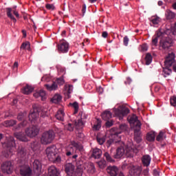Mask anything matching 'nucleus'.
Wrapping results in <instances>:
<instances>
[{"label": "nucleus", "instance_id": "obj_1", "mask_svg": "<svg viewBox=\"0 0 176 176\" xmlns=\"http://www.w3.org/2000/svg\"><path fill=\"white\" fill-rule=\"evenodd\" d=\"M45 153L50 162L59 164L61 163V157L58 155V148L55 145L47 147L45 150Z\"/></svg>", "mask_w": 176, "mask_h": 176}, {"label": "nucleus", "instance_id": "obj_2", "mask_svg": "<svg viewBox=\"0 0 176 176\" xmlns=\"http://www.w3.org/2000/svg\"><path fill=\"white\" fill-rule=\"evenodd\" d=\"M3 146H6V151H4L3 155L5 157H9L13 155V151L16 149V142H14V138L10 136L7 138V141L4 143Z\"/></svg>", "mask_w": 176, "mask_h": 176}, {"label": "nucleus", "instance_id": "obj_3", "mask_svg": "<svg viewBox=\"0 0 176 176\" xmlns=\"http://www.w3.org/2000/svg\"><path fill=\"white\" fill-rule=\"evenodd\" d=\"M175 63V54L174 53L168 54L164 61L165 68L163 69L165 78L171 74L172 70L170 69V67Z\"/></svg>", "mask_w": 176, "mask_h": 176}, {"label": "nucleus", "instance_id": "obj_4", "mask_svg": "<svg viewBox=\"0 0 176 176\" xmlns=\"http://www.w3.org/2000/svg\"><path fill=\"white\" fill-rule=\"evenodd\" d=\"M65 170L68 176H82L83 174L82 166H78L75 170V166L72 163L65 164Z\"/></svg>", "mask_w": 176, "mask_h": 176}, {"label": "nucleus", "instance_id": "obj_5", "mask_svg": "<svg viewBox=\"0 0 176 176\" xmlns=\"http://www.w3.org/2000/svg\"><path fill=\"white\" fill-rule=\"evenodd\" d=\"M127 120L128 122L130 123V124H134L135 126V129H134V133H135V135L136 137H140V134L141 131V122H140V120H138V117L135 115L133 114L132 116H129L127 118Z\"/></svg>", "mask_w": 176, "mask_h": 176}, {"label": "nucleus", "instance_id": "obj_6", "mask_svg": "<svg viewBox=\"0 0 176 176\" xmlns=\"http://www.w3.org/2000/svg\"><path fill=\"white\" fill-rule=\"evenodd\" d=\"M128 129L127 124H122L119 126V131H117L112 135V138L107 141V144L109 145H112V144H118V142H120V136L119 134L123 133V131H126Z\"/></svg>", "mask_w": 176, "mask_h": 176}, {"label": "nucleus", "instance_id": "obj_7", "mask_svg": "<svg viewBox=\"0 0 176 176\" xmlns=\"http://www.w3.org/2000/svg\"><path fill=\"white\" fill-rule=\"evenodd\" d=\"M56 137V134L53 130H49L44 132L41 138V142L43 145H49V144H52L53 140Z\"/></svg>", "mask_w": 176, "mask_h": 176}, {"label": "nucleus", "instance_id": "obj_8", "mask_svg": "<svg viewBox=\"0 0 176 176\" xmlns=\"http://www.w3.org/2000/svg\"><path fill=\"white\" fill-rule=\"evenodd\" d=\"M113 113L116 118L122 120L124 116H127L130 113V109L125 106H119L118 108L113 109Z\"/></svg>", "mask_w": 176, "mask_h": 176}, {"label": "nucleus", "instance_id": "obj_9", "mask_svg": "<svg viewBox=\"0 0 176 176\" xmlns=\"http://www.w3.org/2000/svg\"><path fill=\"white\" fill-rule=\"evenodd\" d=\"M125 155L126 157H134V155L138 150L134 146V144L132 142H129L128 144H126L125 147Z\"/></svg>", "mask_w": 176, "mask_h": 176}, {"label": "nucleus", "instance_id": "obj_10", "mask_svg": "<svg viewBox=\"0 0 176 176\" xmlns=\"http://www.w3.org/2000/svg\"><path fill=\"white\" fill-rule=\"evenodd\" d=\"M74 148H76L77 151H83V146H82V144H78L75 141H72L66 148L67 156H71V155H74Z\"/></svg>", "mask_w": 176, "mask_h": 176}, {"label": "nucleus", "instance_id": "obj_11", "mask_svg": "<svg viewBox=\"0 0 176 176\" xmlns=\"http://www.w3.org/2000/svg\"><path fill=\"white\" fill-rule=\"evenodd\" d=\"M16 6L12 8H6V13L7 16L10 20L13 21V23H16L17 20L16 18H14V16L16 17V19H20V14H19V12L17 10H16ZM13 13V14H12ZM14 14V16H13Z\"/></svg>", "mask_w": 176, "mask_h": 176}, {"label": "nucleus", "instance_id": "obj_12", "mask_svg": "<svg viewBox=\"0 0 176 176\" xmlns=\"http://www.w3.org/2000/svg\"><path fill=\"white\" fill-rule=\"evenodd\" d=\"M1 168L3 174H12L13 173V164L10 161H6L2 163Z\"/></svg>", "mask_w": 176, "mask_h": 176}, {"label": "nucleus", "instance_id": "obj_13", "mask_svg": "<svg viewBox=\"0 0 176 176\" xmlns=\"http://www.w3.org/2000/svg\"><path fill=\"white\" fill-rule=\"evenodd\" d=\"M25 134L30 138H34L39 134V128L38 126H32L25 130Z\"/></svg>", "mask_w": 176, "mask_h": 176}, {"label": "nucleus", "instance_id": "obj_14", "mask_svg": "<svg viewBox=\"0 0 176 176\" xmlns=\"http://www.w3.org/2000/svg\"><path fill=\"white\" fill-rule=\"evenodd\" d=\"M27 116V113H19L17 116V120L21 122L23 120V122L19 124L16 127H15V130H20V129H23V127H25L27 126V122L25 120Z\"/></svg>", "mask_w": 176, "mask_h": 176}, {"label": "nucleus", "instance_id": "obj_15", "mask_svg": "<svg viewBox=\"0 0 176 176\" xmlns=\"http://www.w3.org/2000/svg\"><path fill=\"white\" fill-rule=\"evenodd\" d=\"M57 47L59 53H67L69 48V45L65 41H60Z\"/></svg>", "mask_w": 176, "mask_h": 176}, {"label": "nucleus", "instance_id": "obj_16", "mask_svg": "<svg viewBox=\"0 0 176 176\" xmlns=\"http://www.w3.org/2000/svg\"><path fill=\"white\" fill-rule=\"evenodd\" d=\"M120 144H122L120 147L117 148L116 154L114 155L115 159H120L124 155L126 154L125 148H124V143L122 142H119Z\"/></svg>", "mask_w": 176, "mask_h": 176}, {"label": "nucleus", "instance_id": "obj_17", "mask_svg": "<svg viewBox=\"0 0 176 176\" xmlns=\"http://www.w3.org/2000/svg\"><path fill=\"white\" fill-rule=\"evenodd\" d=\"M32 171L28 166H23L21 167L20 174L22 176H31Z\"/></svg>", "mask_w": 176, "mask_h": 176}, {"label": "nucleus", "instance_id": "obj_18", "mask_svg": "<svg viewBox=\"0 0 176 176\" xmlns=\"http://www.w3.org/2000/svg\"><path fill=\"white\" fill-rule=\"evenodd\" d=\"M33 96L35 98H40L41 101H45L46 100V91L43 89L36 91Z\"/></svg>", "mask_w": 176, "mask_h": 176}, {"label": "nucleus", "instance_id": "obj_19", "mask_svg": "<svg viewBox=\"0 0 176 176\" xmlns=\"http://www.w3.org/2000/svg\"><path fill=\"white\" fill-rule=\"evenodd\" d=\"M107 174L110 176H118V173H119V168L116 166H108L107 168Z\"/></svg>", "mask_w": 176, "mask_h": 176}, {"label": "nucleus", "instance_id": "obj_20", "mask_svg": "<svg viewBox=\"0 0 176 176\" xmlns=\"http://www.w3.org/2000/svg\"><path fill=\"white\" fill-rule=\"evenodd\" d=\"M60 175V172L58 169L54 166H51L48 168L47 176H58Z\"/></svg>", "mask_w": 176, "mask_h": 176}, {"label": "nucleus", "instance_id": "obj_21", "mask_svg": "<svg viewBox=\"0 0 176 176\" xmlns=\"http://www.w3.org/2000/svg\"><path fill=\"white\" fill-rule=\"evenodd\" d=\"M14 135L15 138H16L17 140H19V141H22L23 142H27V141H28L27 136H25L23 133L16 132L14 133Z\"/></svg>", "mask_w": 176, "mask_h": 176}, {"label": "nucleus", "instance_id": "obj_22", "mask_svg": "<svg viewBox=\"0 0 176 176\" xmlns=\"http://www.w3.org/2000/svg\"><path fill=\"white\" fill-rule=\"evenodd\" d=\"M34 91V87L26 85L25 87L22 89V93L23 94H25L26 96H28V94H31Z\"/></svg>", "mask_w": 176, "mask_h": 176}, {"label": "nucleus", "instance_id": "obj_23", "mask_svg": "<svg viewBox=\"0 0 176 176\" xmlns=\"http://www.w3.org/2000/svg\"><path fill=\"white\" fill-rule=\"evenodd\" d=\"M34 171L36 173H39L42 168V163L39 160H35L33 162Z\"/></svg>", "mask_w": 176, "mask_h": 176}, {"label": "nucleus", "instance_id": "obj_24", "mask_svg": "<svg viewBox=\"0 0 176 176\" xmlns=\"http://www.w3.org/2000/svg\"><path fill=\"white\" fill-rule=\"evenodd\" d=\"M45 87L48 90V91H54V90H57L58 89V85L56 82H53L52 85L50 84H45Z\"/></svg>", "mask_w": 176, "mask_h": 176}, {"label": "nucleus", "instance_id": "obj_25", "mask_svg": "<svg viewBox=\"0 0 176 176\" xmlns=\"http://www.w3.org/2000/svg\"><path fill=\"white\" fill-rule=\"evenodd\" d=\"M17 124V121L16 120H8L3 122V126L4 127H13Z\"/></svg>", "mask_w": 176, "mask_h": 176}, {"label": "nucleus", "instance_id": "obj_26", "mask_svg": "<svg viewBox=\"0 0 176 176\" xmlns=\"http://www.w3.org/2000/svg\"><path fill=\"white\" fill-rule=\"evenodd\" d=\"M57 120H60V122H64V118L65 117V113H64V110L59 109L57 111V113L55 116Z\"/></svg>", "mask_w": 176, "mask_h": 176}, {"label": "nucleus", "instance_id": "obj_27", "mask_svg": "<svg viewBox=\"0 0 176 176\" xmlns=\"http://www.w3.org/2000/svg\"><path fill=\"white\" fill-rule=\"evenodd\" d=\"M151 156L148 155H144L142 157V164L146 167L149 166V164H151Z\"/></svg>", "mask_w": 176, "mask_h": 176}, {"label": "nucleus", "instance_id": "obj_28", "mask_svg": "<svg viewBox=\"0 0 176 176\" xmlns=\"http://www.w3.org/2000/svg\"><path fill=\"white\" fill-rule=\"evenodd\" d=\"M27 155V150L24 148L23 146H19L17 150V156L18 157H25V156Z\"/></svg>", "mask_w": 176, "mask_h": 176}, {"label": "nucleus", "instance_id": "obj_29", "mask_svg": "<svg viewBox=\"0 0 176 176\" xmlns=\"http://www.w3.org/2000/svg\"><path fill=\"white\" fill-rule=\"evenodd\" d=\"M39 116V113L38 111H35V110H33L30 112L29 114V120L30 122H34V120H36Z\"/></svg>", "mask_w": 176, "mask_h": 176}, {"label": "nucleus", "instance_id": "obj_30", "mask_svg": "<svg viewBox=\"0 0 176 176\" xmlns=\"http://www.w3.org/2000/svg\"><path fill=\"white\" fill-rule=\"evenodd\" d=\"M92 129L94 131H97L101 129V120L96 119L95 120V123L93 124H91Z\"/></svg>", "mask_w": 176, "mask_h": 176}, {"label": "nucleus", "instance_id": "obj_31", "mask_svg": "<svg viewBox=\"0 0 176 176\" xmlns=\"http://www.w3.org/2000/svg\"><path fill=\"white\" fill-rule=\"evenodd\" d=\"M102 155V151H101V149H100V148H94L93 150L92 156L95 159H100V157H101Z\"/></svg>", "mask_w": 176, "mask_h": 176}, {"label": "nucleus", "instance_id": "obj_32", "mask_svg": "<svg viewBox=\"0 0 176 176\" xmlns=\"http://www.w3.org/2000/svg\"><path fill=\"white\" fill-rule=\"evenodd\" d=\"M112 118V113L109 111H105L102 113V119L108 121Z\"/></svg>", "mask_w": 176, "mask_h": 176}, {"label": "nucleus", "instance_id": "obj_33", "mask_svg": "<svg viewBox=\"0 0 176 176\" xmlns=\"http://www.w3.org/2000/svg\"><path fill=\"white\" fill-rule=\"evenodd\" d=\"M166 138V133L161 131H160L158 135L156 137V141H157L158 142H162V141H164Z\"/></svg>", "mask_w": 176, "mask_h": 176}, {"label": "nucleus", "instance_id": "obj_34", "mask_svg": "<svg viewBox=\"0 0 176 176\" xmlns=\"http://www.w3.org/2000/svg\"><path fill=\"white\" fill-rule=\"evenodd\" d=\"M87 173L89 174H94L96 173V166L93 162H89L87 164Z\"/></svg>", "mask_w": 176, "mask_h": 176}, {"label": "nucleus", "instance_id": "obj_35", "mask_svg": "<svg viewBox=\"0 0 176 176\" xmlns=\"http://www.w3.org/2000/svg\"><path fill=\"white\" fill-rule=\"evenodd\" d=\"M156 137V134L153 131H150L146 135V140L149 141V142H153L155 141V138Z\"/></svg>", "mask_w": 176, "mask_h": 176}, {"label": "nucleus", "instance_id": "obj_36", "mask_svg": "<svg viewBox=\"0 0 176 176\" xmlns=\"http://www.w3.org/2000/svg\"><path fill=\"white\" fill-rule=\"evenodd\" d=\"M61 100H63V96H61V95L55 94L51 101L54 102V104H58L59 102H61Z\"/></svg>", "mask_w": 176, "mask_h": 176}, {"label": "nucleus", "instance_id": "obj_37", "mask_svg": "<svg viewBox=\"0 0 176 176\" xmlns=\"http://www.w3.org/2000/svg\"><path fill=\"white\" fill-rule=\"evenodd\" d=\"M165 16L167 20H173V19L175 18V13L170 10H167L165 12Z\"/></svg>", "mask_w": 176, "mask_h": 176}, {"label": "nucleus", "instance_id": "obj_38", "mask_svg": "<svg viewBox=\"0 0 176 176\" xmlns=\"http://www.w3.org/2000/svg\"><path fill=\"white\" fill-rule=\"evenodd\" d=\"M160 35H162V32H158L156 35L153 36L152 45H153L154 46L157 45V41H159V38H160Z\"/></svg>", "mask_w": 176, "mask_h": 176}, {"label": "nucleus", "instance_id": "obj_39", "mask_svg": "<svg viewBox=\"0 0 176 176\" xmlns=\"http://www.w3.org/2000/svg\"><path fill=\"white\" fill-rule=\"evenodd\" d=\"M145 61L146 65H150L152 63V55L149 53H147L145 56Z\"/></svg>", "mask_w": 176, "mask_h": 176}, {"label": "nucleus", "instance_id": "obj_40", "mask_svg": "<svg viewBox=\"0 0 176 176\" xmlns=\"http://www.w3.org/2000/svg\"><path fill=\"white\" fill-rule=\"evenodd\" d=\"M21 49L30 50V49H31V44L28 41L23 43L21 45Z\"/></svg>", "mask_w": 176, "mask_h": 176}, {"label": "nucleus", "instance_id": "obj_41", "mask_svg": "<svg viewBox=\"0 0 176 176\" xmlns=\"http://www.w3.org/2000/svg\"><path fill=\"white\" fill-rule=\"evenodd\" d=\"M97 164L100 168H105V167H107V161H105V160H100L97 162Z\"/></svg>", "mask_w": 176, "mask_h": 176}, {"label": "nucleus", "instance_id": "obj_42", "mask_svg": "<svg viewBox=\"0 0 176 176\" xmlns=\"http://www.w3.org/2000/svg\"><path fill=\"white\" fill-rule=\"evenodd\" d=\"M56 69L58 70V74L63 75V76L65 75V67H63L60 65H56Z\"/></svg>", "mask_w": 176, "mask_h": 176}, {"label": "nucleus", "instance_id": "obj_43", "mask_svg": "<svg viewBox=\"0 0 176 176\" xmlns=\"http://www.w3.org/2000/svg\"><path fill=\"white\" fill-rule=\"evenodd\" d=\"M161 45L163 49H168V47H170L171 46V42L167 41H161Z\"/></svg>", "mask_w": 176, "mask_h": 176}, {"label": "nucleus", "instance_id": "obj_44", "mask_svg": "<svg viewBox=\"0 0 176 176\" xmlns=\"http://www.w3.org/2000/svg\"><path fill=\"white\" fill-rule=\"evenodd\" d=\"M72 107L74 109V114L78 113L79 111V104L77 102H74L72 104H70Z\"/></svg>", "mask_w": 176, "mask_h": 176}, {"label": "nucleus", "instance_id": "obj_45", "mask_svg": "<svg viewBox=\"0 0 176 176\" xmlns=\"http://www.w3.org/2000/svg\"><path fill=\"white\" fill-rule=\"evenodd\" d=\"M122 170H126V168H129V170H134V166L131 164H129L124 162L122 166Z\"/></svg>", "mask_w": 176, "mask_h": 176}, {"label": "nucleus", "instance_id": "obj_46", "mask_svg": "<svg viewBox=\"0 0 176 176\" xmlns=\"http://www.w3.org/2000/svg\"><path fill=\"white\" fill-rule=\"evenodd\" d=\"M104 156L106 158L107 161L109 163H113L115 162V160L112 159V157H111L109 153H104Z\"/></svg>", "mask_w": 176, "mask_h": 176}, {"label": "nucleus", "instance_id": "obj_47", "mask_svg": "<svg viewBox=\"0 0 176 176\" xmlns=\"http://www.w3.org/2000/svg\"><path fill=\"white\" fill-rule=\"evenodd\" d=\"M85 124V122L82 120H78L77 122H76V129H82L83 125Z\"/></svg>", "mask_w": 176, "mask_h": 176}, {"label": "nucleus", "instance_id": "obj_48", "mask_svg": "<svg viewBox=\"0 0 176 176\" xmlns=\"http://www.w3.org/2000/svg\"><path fill=\"white\" fill-rule=\"evenodd\" d=\"M65 129L68 130V131H74V125L72 124H67L65 126Z\"/></svg>", "mask_w": 176, "mask_h": 176}, {"label": "nucleus", "instance_id": "obj_49", "mask_svg": "<svg viewBox=\"0 0 176 176\" xmlns=\"http://www.w3.org/2000/svg\"><path fill=\"white\" fill-rule=\"evenodd\" d=\"M170 102L172 107H176V96H172L170 98Z\"/></svg>", "mask_w": 176, "mask_h": 176}, {"label": "nucleus", "instance_id": "obj_50", "mask_svg": "<svg viewBox=\"0 0 176 176\" xmlns=\"http://www.w3.org/2000/svg\"><path fill=\"white\" fill-rule=\"evenodd\" d=\"M56 83H58V85H60V86L64 85V83H65V81H64V77L62 76L59 78H57Z\"/></svg>", "mask_w": 176, "mask_h": 176}, {"label": "nucleus", "instance_id": "obj_51", "mask_svg": "<svg viewBox=\"0 0 176 176\" xmlns=\"http://www.w3.org/2000/svg\"><path fill=\"white\" fill-rule=\"evenodd\" d=\"M151 23L154 24V25H157L159 23H160V19L157 17H155L151 20Z\"/></svg>", "mask_w": 176, "mask_h": 176}, {"label": "nucleus", "instance_id": "obj_52", "mask_svg": "<svg viewBox=\"0 0 176 176\" xmlns=\"http://www.w3.org/2000/svg\"><path fill=\"white\" fill-rule=\"evenodd\" d=\"M97 142L99 145H102V144H104V142H105V138L98 137Z\"/></svg>", "mask_w": 176, "mask_h": 176}, {"label": "nucleus", "instance_id": "obj_53", "mask_svg": "<svg viewBox=\"0 0 176 176\" xmlns=\"http://www.w3.org/2000/svg\"><path fill=\"white\" fill-rule=\"evenodd\" d=\"M45 8H46V9H47L48 10H54V9H55L54 5H53V4H49V3H47V4L45 5Z\"/></svg>", "mask_w": 176, "mask_h": 176}, {"label": "nucleus", "instance_id": "obj_54", "mask_svg": "<svg viewBox=\"0 0 176 176\" xmlns=\"http://www.w3.org/2000/svg\"><path fill=\"white\" fill-rule=\"evenodd\" d=\"M80 116L81 118L80 120H85V119H87V115L86 114V113L80 112Z\"/></svg>", "mask_w": 176, "mask_h": 176}, {"label": "nucleus", "instance_id": "obj_55", "mask_svg": "<svg viewBox=\"0 0 176 176\" xmlns=\"http://www.w3.org/2000/svg\"><path fill=\"white\" fill-rule=\"evenodd\" d=\"M141 52H146L148 50V45L146 44H143L140 46Z\"/></svg>", "mask_w": 176, "mask_h": 176}, {"label": "nucleus", "instance_id": "obj_56", "mask_svg": "<svg viewBox=\"0 0 176 176\" xmlns=\"http://www.w3.org/2000/svg\"><path fill=\"white\" fill-rule=\"evenodd\" d=\"M129 37H127V36H125L123 39L124 46L129 45Z\"/></svg>", "mask_w": 176, "mask_h": 176}, {"label": "nucleus", "instance_id": "obj_57", "mask_svg": "<svg viewBox=\"0 0 176 176\" xmlns=\"http://www.w3.org/2000/svg\"><path fill=\"white\" fill-rule=\"evenodd\" d=\"M106 126L107 127H112V126H113V122L112 121H106Z\"/></svg>", "mask_w": 176, "mask_h": 176}, {"label": "nucleus", "instance_id": "obj_58", "mask_svg": "<svg viewBox=\"0 0 176 176\" xmlns=\"http://www.w3.org/2000/svg\"><path fill=\"white\" fill-rule=\"evenodd\" d=\"M72 90H74V87L72 85H69L67 93L71 94V93H72Z\"/></svg>", "mask_w": 176, "mask_h": 176}, {"label": "nucleus", "instance_id": "obj_59", "mask_svg": "<svg viewBox=\"0 0 176 176\" xmlns=\"http://www.w3.org/2000/svg\"><path fill=\"white\" fill-rule=\"evenodd\" d=\"M153 175L154 176H159L160 175V173H159V171L156 169L153 170Z\"/></svg>", "mask_w": 176, "mask_h": 176}, {"label": "nucleus", "instance_id": "obj_60", "mask_svg": "<svg viewBox=\"0 0 176 176\" xmlns=\"http://www.w3.org/2000/svg\"><path fill=\"white\" fill-rule=\"evenodd\" d=\"M82 14H85L86 13V4L82 5Z\"/></svg>", "mask_w": 176, "mask_h": 176}, {"label": "nucleus", "instance_id": "obj_61", "mask_svg": "<svg viewBox=\"0 0 176 176\" xmlns=\"http://www.w3.org/2000/svg\"><path fill=\"white\" fill-rule=\"evenodd\" d=\"M102 38H107L108 36V32H103L102 34Z\"/></svg>", "mask_w": 176, "mask_h": 176}, {"label": "nucleus", "instance_id": "obj_62", "mask_svg": "<svg viewBox=\"0 0 176 176\" xmlns=\"http://www.w3.org/2000/svg\"><path fill=\"white\" fill-rule=\"evenodd\" d=\"M22 33H23V38H25L27 36V31L23 30Z\"/></svg>", "mask_w": 176, "mask_h": 176}, {"label": "nucleus", "instance_id": "obj_63", "mask_svg": "<svg viewBox=\"0 0 176 176\" xmlns=\"http://www.w3.org/2000/svg\"><path fill=\"white\" fill-rule=\"evenodd\" d=\"M173 9H175V10H176V3H174L173 4Z\"/></svg>", "mask_w": 176, "mask_h": 176}, {"label": "nucleus", "instance_id": "obj_64", "mask_svg": "<svg viewBox=\"0 0 176 176\" xmlns=\"http://www.w3.org/2000/svg\"><path fill=\"white\" fill-rule=\"evenodd\" d=\"M173 71L176 72V63L173 65Z\"/></svg>", "mask_w": 176, "mask_h": 176}]
</instances>
